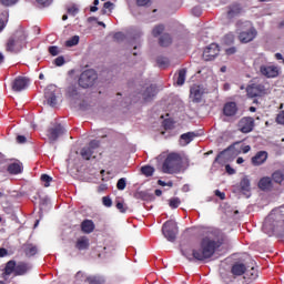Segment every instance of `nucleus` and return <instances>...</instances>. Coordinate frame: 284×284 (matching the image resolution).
Instances as JSON below:
<instances>
[{
    "label": "nucleus",
    "mask_w": 284,
    "mask_h": 284,
    "mask_svg": "<svg viewBox=\"0 0 284 284\" xmlns=\"http://www.w3.org/2000/svg\"><path fill=\"white\" fill-rule=\"evenodd\" d=\"M225 241L226 237L223 232L220 230H212L202 240L199 248H185L182 253L189 261H205V258H210L214 254L216 247H221Z\"/></svg>",
    "instance_id": "f257e3e1"
},
{
    "label": "nucleus",
    "mask_w": 284,
    "mask_h": 284,
    "mask_svg": "<svg viewBox=\"0 0 284 284\" xmlns=\"http://www.w3.org/2000/svg\"><path fill=\"white\" fill-rule=\"evenodd\" d=\"M284 222V206L280 209L273 210L264 221L263 224V232L272 236L274 234L277 225Z\"/></svg>",
    "instance_id": "f03ea898"
},
{
    "label": "nucleus",
    "mask_w": 284,
    "mask_h": 284,
    "mask_svg": "<svg viewBox=\"0 0 284 284\" xmlns=\"http://www.w3.org/2000/svg\"><path fill=\"white\" fill-rule=\"evenodd\" d=\"M183 170V156L179 153H170L162 164L164 174H176Z\"/></svg>",
    "instance_id": "7ed1b4c3"
},
{
    "label": "nucleus",
    "mask_w": 284,
    "mask_h": 284,
    "mask_svg": "<svg viewBox=\"0 0 284 284\" xmlns=\"http://www.w3.org/2000/svg\"><path fill=\"white\" fill-rule=\"evenodd\" d=\"M239 32L237 39L240 43H250L256 39V29L250 21H240L237 23Z\"/></svg>",
    "instance_id": "20e7f679"
},
{
    "label": "nucleus",
    "mask_w": 284,
    "mask_h": 284,
    "mask_svg": "<svg viewBox=\"0 0 284 284\" xmlns=\"http://www.w3.org/2000/svg\"><path fill=\"white\" fill-rule=\"evenodd\" d=\"M26 45V32L17 31L7 42L8 52H20Z\"/></svg>",
    "instance_id": "39448f33"
},
{
    "label": "nucleus",
    "mask_w": 284,
    "mask_h": 284,
    "mask_svg": "<svg viewBox=\"0 0 284 284\" xmlns=\"http://www.w3.org/2000/svg\"><path fill=\"white\" fill-rule=\"evenodd\" d=\"M231 272L233 276H243L244 274V278H250L251 281H255V278L258 277V271H256V268L251 267L247 270V266L243 263H235Z\"/></svg>",
    "instance_id": "423d86ee"
},
{
    "label": "nucleus",
    "mask_w": 284,
    "mask_h": 284,
    "mask_svg": "<svg viewBox=\"0 0 284 284\" xmlns=\"http://www.w3.org/2000/svg\"><path fill=\"white\" fill-rule=\"evenodd\" d=\"M162 234L166 239V241H170L171 243L176 240V234H179V226H176V222L174 221H168L162 226Z\"/></svg>",
    "instance_id": "0eeeda50"
},
{
    "label": "nucleus",
    "mask_w": 284,
    "mask_h": 284,
    "mask_svg": "<svg viewBox=\"0 0 284 284\" xmlns=\"http://www.w3.org/2000/svg\"><path fill=\"white\" fill-rule=\"evenodd\" d=\"M97 81V71L89 69L81 73L79 79L80 88H92Z\"/></svg>",
    "instance_id": "6e6552de"
},
{
    "label": "nucleus",
    "mask_w": 284,
    "mask_h": 284,
    "mask_svg": "<svg viewBox=\"0 0 284 284\" xmlns=\"http://www.w3.org/2000/svg\"><path fill=\"white\" fill-rule=\"evenodd\" d=\"M246 92L247 97L254 99V97H265V94H270V89L263 83H253L247 87Z\"/></svg>",
    "instance_id": "1a4fd4ad"
},
{
    "label": "nucleus",
    "mask_w": 284,
    "mask_h": 284,
    "mask_svg": "<svg viewBox=\"0 0 284 284\" xmlns=\"http://www.w3.org/2000/svg\"><path fill=\"white\" fill-rule=\"evenodd\" d=\"M260 72L266 79H276L281 74V68L274 64H263L260 67Z\"/></svg>",
    "instance_id": "9d476101"
},
{
    "label": "nucleus",
    "mask_w": 284,
    "mask_h": 284,
    "mask_svg": "<svg viewBox=\"0 0 284 284\" xmlns=\"http://www.w3.org/2000/svg\"><path fill=\"white\" fill-rule=\"evenodd\" d=\"M237 128L240 132H243V134H248V132H252V130H254V119L250 116L242 118L239 121Z\"/></svg>",
    "instance_id": "9b49d317"
},
{
    "label": "nucleus",
    "mask_w": 284,
    "mask_h": 284,
    "mask_svg": "<svg viewBox=\"0 0 284 284\" xmlns=\"http://www.w3.org/2000/svg\"><path fill=\"white\" fill-rule=\"evenodd\" d=\"M219 52H221V49H219V44H210L203 52L204 61H214V59L219 57Z\"/></svg>",
    "instance_id": "f8f14e48"
},
{
    "label": "nucleus",
    "mask_w": 284,
    "mask_h": 284,
    "mask_svg": "<svg viewBox=\"0 0 284 284\" xmlns=\"http://www.w3.org/2000/svg\"><path fill=\"white\" fill-rule=\"evenodd\" d=\"M44 98H45L47 103H48L51 108H54V105H57V87H54V85H49V87L45 89Z\"/></svg>",
    "instance_id": "ddd939ff"
},
{
    "label": "nucleus",
    "mask_w": 284,
    "mask_h": 284,
    "mask_svg": "<svg viewBox=\"0 0 284 284\" xmlns=\"http://www.w3.org/2000/svg\"><path fill=\"white\" fill-rule=\"evenodd\" d=\"M28 83H30L28 78L18 77L12 83V90H14V92H21V90H26V88H28Z\"/></svg>",
    "instance_id": "4468645a"
},
{
    "label": "nucleus",
    "mask_w": 284,
    "mask_h": 284,
    "mask_svg": "<svg viewBox=\"0 0 284 284\" xmlns=\"http://www.w3.org/2000/svg\"><path fill=\"white\" fill-rule=\"evenodd\" d=\"M203 98V88L199 85H193L190 91V99L193 103H201Z\"/></svg>",
    "instance_id": "2eb2a0df"
},
{
    "label": "nucleus",
    "mask_w": 284,
    "mask_h": 284,
    "mask_svg": "<svg viewBox=\"0 0 284 284\" xmlns=\"http://www.w3.org/2000/svg\"><path fill=\"white\" fill-rule=\"evenodd\" d=\"M63 133V126L61 124L55 125L54 128H51L48 130L47 136L51 143H54L57 139H59V135Z\"/></svg>",
    "instance_id": "dca6fc26"
},
{
    "label": "nucleus",
    "mask_w": 284,
    "mask_h": 284,
    "mask_svg": "<svg viewBox=\"0 0 284 284\" xmlns=\"http://www.w3.org/2000/svg\"><path fill=\"white\" fill-rule=\"evenodd\" d=\"M237 112L239 106L235 104V102H227L224 104L223 113L225 116H236Z\"/></svg>",
    "instance_id": "f3484780"
},
{
    "label": "nucleus",
    "mask_w": 284,
    "mask_h": 284,
    "mask_svg": "<svg viewBox=\"0 0 284 284\" xmlns=\"http://www.w3.org/2000/svg\"><path fill=\"white\" fill-rule=\"evenodd\" d=\"M252 190V184L250 182V179L247 176H244L240 182V192L244 194L245 196H250V192Z\"/></svg>",
    "instance_id": "a211bd4d"
},
{
    "label": "nucleus",
    "mask_w": 284,
    "mask_h": 284,
    "mask_svg": "<svg viewBox=\"0 0 284 284\" xmlns=\"http://www.w3.org/2000/svg\"><path fill=\"white\" fill-rule=\"evenodd\" d=\"M32 270V266L30 264H26L23 262H20L16 264L14 274L16 276H23V274H28Z\"/></svg>",
    "instance_id": "6ab92c4d"
},
{
    "label": "nucleus",
    "mask_w": 284,
    "mask_h": 284,
    "mask_svg": "<svg viewBox=\"0 0 284 284\" xmlns=\"http://www.w3.org/2000/svg\"><path fill=\"white\" fill-rule=\"evenodd\" d=\"M267 161V152L260 151L252 158V163L254 165H263Z\"/></svg>",
    "instance_id": "aec40b11"
},
{
    "label": "nucleus",
    "mask_w": 284,
    "mask_h": 284,
    "mask_svg": "<svg viewBox=\"0 0 284 284\" xmlns=\"http://www.w3.org/2000/svg\"><path fill=\"white\" fill-rule=\"evenodd\" d=\"M14 270H17V262L9 261L4 267L2 278H4V281H8V276H10V274L14 273Z\"/></svg>",
    "instance_id": "412c9836"
},
{
    "label": "nucleus",
    "mask_w": 284,
    "mask_h": 284,
    "mask_svg": "<svg viewBox=\"0 0 284 284\" xmlns=\"http://www.w3.org/2000/svg\"><path fill=\"white\" fill-rule=\"evenodd\" d=\"M158 92L159 91L156 90V87L151 85V87L145 89L142 97H143L144 101H152V99H154V97H156Z\"/></svg>",
    "instance_id": "4be33fe9"
},
{
    "label": "nucleus",
    "mask_w": 284,
    "mask_h": 284,
    "mask_svg": "<svg viewBox=\"0 0 284 284\" xmlns=\"http://www.w3.org/2000/svg\"><path fill=\"white\" fill-rule=\"evenodd\" d=\"M195 138L196 133L194 132L184 133L180 138V144L183 146L189 145V143H192V141H194Z\"/></svg>",
    "instance_id": "5701e85b"
},
{
    "label": "nucleus",
    "mask_w": 284,
    "mask_h": 284,
    "mask_svg": "<svg viewBox=\"0 0 284 284\" xmlns=\"http://www.w3.org/2000/svg\"><path fill=\"white\" fill-rule=\"evenodd\" d=\"M81 229L84 234H92V232H94V222L91 220H84L81 224Z\"/></svg>",
    "instance_id": "b1692460"
},
{
    "label": "nucleus",
    "mask_w": 284,
    "mask_h": 284,
    "mask_svg": "<svg viewBox=\"0 0 284 284\" xmlns=\"http://www.w3.org/2000/svg\"><path fill=\"white\" fill-rule=\"evenodd\" d=\"M260 190H272V178L264 176L258 182Z\"/></svg>",
    "instance_id": "393cba45"
},
{
    "label": "nucleus",
    "mask_w": 284,
    "mask_h": 284,
    "mask_svg": "<svg viewBox=\"0 0 284 284\" xmlns=\"http://www.w3.org/2000/svg\"><path fill=\"white\" fill-rule=\"evenodd\" d=\"M8 172L10 174H21V172H23V165L19 162L11 163L8 166Z\"/></svg>",
    "instance_id": "a878e982"
},
{
    "label": "nucleus",
    "mask_w": 284,
    "mask_h": 284,
    "mask_svg": "<svg viewBox=\"0 0 284 284\" xmlns=\"http://www.w3.org/2000/svg\"><path fill=\"white\" fill-rule=\"evenodd\" d=\"M77 250H88L90 247V240L88 237H79L75 244Z\"/></svg>",
    "instance_id": "bb28decb"
},
{
    "label": "nucleus",
    "mask_w": 284,
    "mask_h": 284,
    "mask_svg": "<svg viewBox=\"0 0 284 284\" xmlns=\"http://www.w3.org/2000/svg\"><path fill=\"white\" fill-rule=\"evenodd\" d=\"M88 284H102L104 282L103 277L99 275H90L85 277Z\"/></svg>",
    "instance_id": "cd10ccee"
},
{
    "label": "nucleus",
    "mask_w": 284,
    "mask_h": 284,
    "mask_svg": "<svg viewBox=\"0 0 284 284\" xmlns=\"http://www.w3.org/2000/svg\"><path fill=\"white\" fill-rule=\"evenodd\" d=\"M24 252H26L27 256H34V254H37L39 252V248H37V245H34V244H27L24 246Z\"/></svg>",
    "instance_id": "c85d7f7f"
},
{
    "label": "nucleus",
    "mask_w": 284,
    "mask_h": 284,
    "mask_svg": "<svg viewBox=\"0 0 284 284\" xmlns=\"http://www.w3.org/2000/svg\"><path fill=\"white\" fill-rule=\"evenodd\" d=\"M272 179L275 183H283L284 181V173L283 171H275L273 174H272Z\"/></svg>",
    "instance_id": "c756f323"
},
{
    "label": "nucleus",
    "mask_w": 284,
    "mask_h": 284,
    "mask_svg": "<svg viewBox=\"0 0 284 284\" xmlns=\"http://www.w3.org/2000/svg\"><path fill=\"white\" fill-rule=\"evenodd\" d=\"M94 152L92 151V149H90L89 146L88 148H83L82 150H81V156L83 158V159H85L87 161H90V159H92V154H93Z\"/></svg>",
    "instance_id": "7c9ffc66"
},
{
    "label": "nucleus",
    "mask_w": 284,
    "mask_h": 284,
    "mask_svg": "<svg viewBox=\"0 0 284 284\" xmlns=\"http://www.w3.org/2000/svg\"><path fill=\"white\" fill-rule=\"evenodd\" d=\"M160 43L163 47L170 45V43H172V37H170L168 33L162 34L160 38Z\"/></svg>",
    "instance_id": "2f4dec72"
},
{
    "label": "nucleus",
    "mask_w": 284,
    "mask_h": 284,
    "mask_svg": "<svg viewBox=\"0 0 284 284\" xmlns=\"http://www.w3.org/2000/svg\"><path fill=\"white\" fill-rule=\"evenodd\" d=\"M8 11H3L2 16L0 18V32H3V29L6 28V24L8 23Z\"/></svg>",
    "instance_id": "473e14b6"
},
{
    "label": "nucleus",
    "mask_w": 284,
    "mask_h": 284,
    "mask_svg": "<svg viewBox=\"0 0 284 284\" xmlns=\"http://www.w3.org/2000/svg\"><path fill=\"white\" fill-rule=\"evenodd\" d=\"M165 31L163 24H158L152 29V37H161V33Z\"/></svg>",
    "instance_id": "72a5a7b5"
},
{
    "label": "nucleus",
    "mask_w": 284,
    "mask_h": 284,
    "mask_svg": "<svg viewBox=\"0 0 284 284\" xmlns=\"http://www.w3.org/2000/svg\"><path fill=\"white\" fill-rule=\"evenodd\" d=\"M185 74H187V71H185V69H182L179 71V75L176 80L178 85H183V83H185Z\"/></svg>",
    "instance_id": "f704fd0d"
},
{
    "label": "nucleus",
    "mask_w": 284,
    "mask_h": 284,
    "mask_svg": "<svg viewBox=\"0 0 284 284\" xmlns=\"http://www.w3.org/2000/svg\"><path fill=\"white\" fill-rule=\"evenodd\" d=\"M79 44V36H73L71 39L65 41L67 48H73Z\"/></svg>",
    "instance_id": "c9c22d12"
},
{
    "label": "nucleus",
    "mask_w": 284,
    "mask_h": 284,
    "mask_svg": "<svg viewBox=\"0 0 284 284\" xmlns=\"http://www.w3.org/2000/svg\"><path fill=\"white\" fill-rule=\"evenodd\" d=\"M141 172H142V174H144V176H152V174H154V168L142 166Z\"/></svg>",
    "instance_id": "e433bc0d"
},
{
    "label": "nucleus",
    "mask_w": 284,
    "mask_h": 284,
    "mask_svg": "<svg viewBox=\"0 0 284 284\" xmlns=\"http://www.w3.org/2000/svg\"><path fill=\"white\" fill-rule=\"evenodd\" d=\"M126 185H128V180L125 178H121L116 183L118 190H121V191L125 190Z\"/></svg>",
    "instance_id": "4c0bfd02"
},
{
    "label": "nucleus",
    "mask_w": 284,
    "mask_h": 284,
    "mask_svg": "<svg viewBox=\"0 0 284 284\" xmlns=\"http://www.w3.org/2000/svg\"><path fill=\"white\" fill-rule=\"evenodd\" d=\"M170 207L176 209L181 205V200L179 197H173L169 202Z\"/></svg>",
    "instance_id": "58836bf2"
},
{
    "label": "nucleus",
    "mask_w": 284,
    "mask_h": 284,
    "mask_svg": "<svg viewBox=\"0 0 284 284\" xmlns=\"http://www.w3.org/2000/svg\"><path fill=\"white\" fill-rule=\"evenodd\" d=\"M41 181H43L44 187H50V182L52 181V179L48 174H42Z\"/></svg>",
    "instance_id": "ea45409f"
},
{
    "label": "nucleus",
    "mask_w": 284,
    "mask_h": 284,
    "mask_svg": "<svg viewBox=\"0 0 284 284\" xmlns=\"http://www.w3.org/2000/svg\"><path fill=\"white\" fill-rule=\"evenodd\" d=\"M103 10H102V12H103V14H105L106 12H108V10H109V12H112V9L114 8V3H112V2H105L104 3V6H103Z\"/></svg>",
    "instance_id": "a19ab883"
},
{
    "label": "nucleus",
    "mask_w": 284,
    "mask_h": 284,
    "mask_svg": "<svg viewBox=\"0 0 284 284\" xmlns=\"http://www.w3.org/2000/svg\"><path fill=\"white\" fill-rule=\"evenodd\" d=\"M102 203L105 207H112V199L108 196L102 197Z\"/></svg>",
    "instance_id": "79ce46f5"
},
{
    "label": "nucleus",
    "mask_w": 284,
    "mask_h": 284,
    "mask_svg": "<svg viewBox=\"0 0 284 284\" xmlns=\"http://www.w3.org/2000/svg\"><path fill=\"white\" fill-rule=\"evenodd\" d=\"M276 123L284 125V111L280 112L276 116Z\"/></svg>",
    "instance_id": "37998d69"
},
{
    "label": "nucleus",
    "mask_w": 284,
    "mask_h": 284,
    "mask_svg": "<svg viewBox=\"0 0 284 284\" xmlns=\"http://www.w3.org/2000/svg\"><path fill=\"white\" fill-rule=\"evenodd\" d=\"M49 52H50V54H52V57H57V54H59V48L58 47H50Z\"/></svg>",
    "instance_id": "c03bdc74"
},
{
    "label": "nucleus",
    "mask_w": 284,
    "mask_h": 284,
    "mask_svg": "<svg viewBox=\"0 0 284 284\" xmlns=\"http://www.w3.org/2000/svg\"><path fill=\"white\" fill-rule=\"evenodd\" d=\"M69 14H72V17H74V14H77V12H79V8H77V6H72L68 9Z\"/></svg>",
    "instance_id": "a18cd8bd"
},
{
    "label": "nucleus",
    "mask_w": 284,
    "mask_h": 284,
    "mask_svg": "<svg viewBox=\"0 0 284 284\" xmlns=\"http://www.w3.org/2000/svg\"><path fill=\"white\" fill-rule=\"evenodd\" d=\"M115 41H123L125 39V34L123 32H118L114 34Z\"/></svg>",
    "instance_id": "49530a36"
},
{
    "label": "nucleus",
    "mask_w": 284,
    "mask_h": 284,
    "mask_svg": "<svg viewBox=\"0 0 284 284\" xmlns=\"http://www.w3.org/2000/svg\"><path fill=\"white\" fill-rule=\"evenodd\" d=\"M89 148L92 151L97 150V148H99V141H97V140L91 141L90 144H89Z\"/></svg>",
    "instance_id": "de8ad7c7"
},
{
    "label": "nucleus",
    "mask_w": 284,
    "mask_h": 284,
    "mask_svg": "<svg viewBox=\"0 0 284 284\" xmlns=\"http://www.w3.org/2000/svg\"><path fill=\"white\" fill-rule=\"evenodd\" d=\"M54 63H55V65L61 67V65H63V63H65V60L63 59V57H58L54 60Z\"/></svg>",
    "instance_id": "09e8293b"
},
{
    "label": "nucleus",
    "mask_w": 284,
    "mask_h": 284,
    "mask_svg": "<svg viewBox=\"0 0 284 284\" xmlns=\"http://www.w3.org/2000/svg\"><path fill=\"white\" fill-rule=\"evenodd\" d=\"M2 6H14L18 0H0Z\"/></svg>",
    "instance_id": "8fccbe9b"
},
{
    "label": "nucleus",
    "mask_w": 284,
    "mask_h": 284,
    "mask_svg": "<svg viewBox=\"0 0 284 284\" xmlns=\"http://www.w3.org/2000/svg\"><path fill=\"white\" fill-rule=\"evenodd\" d=\"M69 94L70 97L74 98V97H79V91L74 88L69 89Z\"/></svg>",
    "instance_id": "3c124183"
},
{
    "label": "nucleus",
    "mask_w": 284,
    "mask_h": 284,
    "mask_svg": "<svg viewBox=\"0 0 284 284\" xmlns=\"http://www.w3.org/2000/svg\"><path fill=\"white\" fill-rule=\"evenodd\" d=\"M37 3L40 6H50L52 3V0H37Z\"/></svg>",
    "instance_id": "603ef678"
},
{
    "label": "nucleus",
    "mask_w": 284,
    "mask_h": 284,
    "mask_svg": "<svg viewBox=\"0 0 284 284\" xmlns=\"http://www.w3.org/2000/svg\"><path fill=\"white\" fill-rule=\"evenodd\" d=\"M225 170L227 174H236V171L230 166V164H226Z\"/></svg>",
    "instance_id": "864d4df0"
},
{
    "label": "nucleus",
    "mask_w": 284,
    "mask_h": 284,
    "mask_svg": "<svg viewBox=\"0 0 284 284\" xmlns=\"http://www.w3.org/2000/svg\"><path fill=\"white\" fill-rule=\"evenodd\" d=\"M116 207L120 210V212L125 213L126 207L123 203L119 202L116 204Z\"/></svg>",
    "instance_id": "5fc2aeb1"
},
{
    "label": "nucleus",
    "mask_w": 284,
    "mask_h": 284,
    "mask_svg": "<svg viewBox=\"0 0 284 284\" xmlns=\"http://www.w3.org/2000/svg\"><path fill=\"white\" fill-rule=\"evenodd\" d=\"M215 196H219V197L221 199V201H224V199H225V193H223V192L216 190V191H215Z\"/></svg>",
    "instance_id": "6e6d98bb"
},
{
    "label": "nucleus",
    "mask_w": 284,
    "mask_h": 284,
    "mask_svg": "<svg viewBox=\"0 0 284 284\" xmlns=\"http://www.w3.org/2000/svg\"><path fill=\"white\" fill-rule=\"evenodd\" d=\"M275 59H276L277 61H282V63L284 64V55H283V54H281V53H275Z\"/></svg>",
    "instance_id": "4d7b16f0"
},
{
    "label": "nucleus",
    "mask_w": 284,
    "mask_h": 284,
    "mask_svg": "<svg viewBox=\"0 0 284 284\" xmlns=\"http://www.w3.org/2000/svg\"><path fill=\"white\" fill-rule=\"evenodd\" d=\"M138 6H148L150 3V0H138Z\"/></svg>",
    "instance_id": "13d9d810"
},
{
    "label": "nucleus",
    "mask_w": 284,
    "mask_h": 284,
    "mask_svg": "<svg viewBox=\"0 0 284 284\" xmlns=\"http://www.w3.org/2000/svg\"><path fill=\"white\" fill-rule=\"evenodd\" d=\"M17 143H26V136H23V135H18V136H17Z\"/></svg>",
    "instance_id": "bf43d9fd"
},
{
    "label": "nucleus",
    "mask_w": 284,
    "mask_h": 284,
    "mask_svg": "<svg viewBox=\"0 0 284 284\" xmlns=\"http://www.w3.org/2000/svg\"><path fill=\"white\" fill-rule=\"evenodd\" d=\"M223 159H225V152H222L220 155H217L215 162L219 161V163H221Z\"/></svg>",
    "instance_id": "052dcab7"
},
{
    "label": "nucleus",
    "mask_w": 284,
    "mask_h": 284,
    "mask_svg": "<svg viewBox=\"0 0 284 284\" xmlns=\"http://www.w3.org/2000/svg\"><path fill=\"white\" fill-rule=\"evenodd\" d=\"M8 255V250L6 248H0V258H3V256Z\"/></svg>",
    "instance_id": "680f3d73"
},
{
    "label": "nucleus",
    "mask_w": 284,
    "mask_h": 284,
    "mask_svg": "<svg viewBox=\"0 0 284 284\" xmlns=\"http://www.w3.org/2000/svg\"><path fill=\"white\" fill-rule=\"evenodd\" d=\"M226 39H229V43H234V34L232 33L227 34Z\"/></svg>",
    "instance_id": "e2e57ef3"
},
{
    "label": "nucleus",
    "mask_w": 284,
    "mask_h": 284,
    "mask_svg": "<svg viewBox=\"0 0 284 284\" xmlns=\"http://www.w3.org/2000/svg\"><path fill=\"white\" fill-rule=\"evenodd\" d=\"M236 52V48L226 49V54H234Z\"/></svg>",
    "instance_id": "0e129e2a"
},
{
    "label": "nucleus",
    "mask_w": 284,
    "mask_h": 284,
    "mask_svg": "<svg viewBox=\"0 0 284 284\" xmlns=\"http://www.w3.org/2000/svg\"><path fill=\"white\" fill-rule=\"evenodd\" d=\"M159 185H161L162 187H165V185H168V183L163 182L162 180L158 181Z\"/></svg>",
    "instance_id": "69168bd1"
},
{
    "label": "nucleus",
    "mask_w": 284,
    "mask_h": 284,
    "mask_svg": "<svg viewBox=\"0 0 284 284\" xmlns=\"http://www.w3.org/2000/svg\"><path fill=\"white\" fill-rule=\"evenodd\" d=\"M244 161H245V160H243V158H237L236 163H237L239 165H241V163H244Z\"/></svg>",
    "instance_id": "338daca9"
},
{
    "label": "nucleus",
    "mask_w": 284,
    "mask_h": 284,
    "mask_svg": "<svg viewBox=\"0 0 284 284\" xmlns=\"http://www.w3.org/2000/svg\"><path fill=\"white\" fill-rule=\"evenodd\" d=\"M161 194H163L161 190H155V196H161Z\"/></svg>",
    "instance_id": "774afa93"
}]
</instances>
